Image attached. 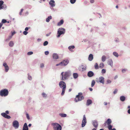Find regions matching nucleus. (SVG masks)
I'll list each match as a JSON object with an SVG mask.
<instances>
[{
	"label": "nucleus",
	"mask_w": 130,
	"mask_h": 130,
	"mask_svg": "<svg viewBox=\"0 0 130 130\" xmlns=\"http://www.w3.org/2000/svg\"><path fill=\"white\" fill-rule=\"evenodd\" d=\"M72 73L71 71L68 70L65 72H62L61 74L62 76L61 80H64L67 79L68 77L71 75Z\"/></svg>",
	"instance_id": "f257e3e1"
},
{
	"label": "nucleus",
	"mask_w": 130,
	"mask_h": 130,
	"mask_svg": "<svg viewBox=\"0 0 130 130\" xmlns=\"http://www.w3.org/2000/svg\"><path fill=\"white\" fill-rule=\"evenodd\" d=\"M112 121L110 119H108L103 124L105 127L108 128L109 130H116L115 128L112 129V126L111 125Z\"/></svg>",
	"instance_id": "f03ea898"
},
{
	"label": "nucleus",
	"mask_w": 130,
	"mask_h": 130,
	"mask_svg": "<svg viewBox=\"0 0 130 130\" xmlns=\"http://www.w3.org/2000/svg\"><path fill=\"white\" fill-rule=\"evenodd\" d=\"M59 85L60 88L62 89L61 95H63L64 94L66 89V84L64 82L62 81H61L59 82Z\"/></svg>",
	"instance_id": "7ed1b4c3"
},
{
	"label": "nucleus",
	"mask_w": 130,
	"mask_h": 130,
	"mask_svg": "<svg viewBox=\"0 0 130 130\" xmlns=\"http://www.w3.org/2000/svg\"><path fill=\"white\" fill-rule=\"evenodd\" d=\"M53 130H61L62 127L59 123H51Z\"/></svg>",
	"instance_id": "20e7f679"
},
{
	"label": "nucleus",
	"mask_w": 130,
	"mask_h": 130,
	"mask_svg": "<svg viewBox=\"0 0 130 130\" xmlns=\"http://www.w3.org/2000/svg\"><path fill=\"white\" fill-rule=\"evenodd\" d=\"M66 29L62 27L59 28L57 31V37H59L61 35H64Z\"/></svg>",
	"instance_id": "39448f33"
},
{
	"label": "nucleus",
	"mask_w": 130,
	"mask_h": 130,
	"mask_svg": "<svg viewBox=\"0 0 130 130\" xmlns=\"http://www.w3.org/2000/svg\"><path fill=\"white\" fill-rule=\"evenodd\" d=\"M84 99V97L82 95V93L81 92L79 93L78 95L76 96L75 99V101L76 102L81 101Z\"/></svg>",
	"instance_id": "423d86ee"
},
{
	"label": "nucleus",
	"mask_w": 130,
	"mask_h": 130,
	"mask_svg": "<svg viewBox=\"0 0 130 130\" xmlns=\"http://www.w3.org/2000/svg\"><path fill=\"white\" fill-rule=\"evenodd\" d=\"M9 92L8 90L5 89L2 90L0 91V95L1 96H6L8 94Z\"/></svg>",
	"instance_id": "0eeeda50"
},
{
	"label": "nucleus",
	"mask_w": 130,
	"mask_h": 130,
	"mask_svg": "<svg viewBox=\"0 0 130 130\" xmlns=\"http://www.w3.org/2000/svg\"><path fill=\"white\" fill-rule=\"evenodd\" d=\"M96 81L98 83L100 82L103 84L104 83V78L103 77L101 76L99 78H97L96 79Z\"/></svg>",
	"instance_id": "6e6552de"
},
{
	"label": "nucleus",
	"mask_w": 130,
	"mask_h": 130,
	"mask_svg": "<svg viewBox=\"0 0 130 130\" xmlns=\"http://www.w3.org/2000/svg\"><path fill=\"white\" fill-rule=\"evenodd\" d=\"M87 121L85 116L84 115L83 116V119L82 124V127H84L86 124Z\"/></svg>",
	"instance_id": "1a4fd4ad"
},
{
	"label": "nucleus",
	"mask_w": 130,
	"mask_h": 130,
	"mask_svg": "<svg viewBox=\"0 0 130 130\" xmlns=\"http://www.w3.org/2000/svg\"><path fill=\"white\" fill-rule=\"evenodd\" d=\"M13 126L15 128H18L19 127V123L17 120H14L12 123Z\"/></svg>",
	"instance_id": "9d476101"
},
{
	"label": "nucleus",
	"mask_w": 130,
	"mask_h": 130,
	"mask_svg": "<svg viewBox=\"0 0 130 130\" xmlns=\"http://www.w3.org/2000/svg\"><path fill=\"white\" fill-rule=\"evenodd\" d=\"M1 115L7 119H10L11 118L10 116L6 114L5 112L2 113Z\"/></svg>",
	"instance_id": "9b49d317"
},
{
	"label": "nucleus",
	"mask_w": 130,
	"mask_h": 130,
	"mask_svg": "<svg viewBox=\"0 0 130 130\" xmlns=\"http://www.w3.org/2000/svg\"><path fill=\"white\" fill-rule=\"evenodd\" d=\"M92 124L94 127L97 128L98 126V121L96 120H94L92 121Z\"/></svg>",
	"instance_id": "f8f14e48"
},
{
	"label": "nucleus",
	"mask_w": 130,
	"mask_h": 130,
	"mask_svg": "<svg viewBox=\"0 0 130 130\" xmlns=\"http://www.w3.org/2000/svg\"><path fill=\"white\" fill-rule=\"evenodd\" d=\"M63 66H66L67 65L69 62V60L66 59L63 60L61 62Z\"/></svg>",
	"instance_id": "ddd939ff"
},
{
	"label": "nucleus",
	"mask_w": 130,
	"mask_h": 130,
	"mask_svg": "<svg viewBox=\"0 0 130 130\" xmlns=\"http://www.w3.org/2000/svg\"><path fill=\"white\" fill-rule=\"evenodd\" d=\"M49 4L52 7L55 6V2L54 0H51L49 2Z\"/></svg>",
	"instance_id": "4468645a"
},
{
	"label": "nucleus",
	"mask_w": 130,
	"mask_h": 130,
	"mask_svg": "<svg viewBox=\"0 0 130 130\" xmlns=\"http://www.w3.org/2000/svg\"><path fill=\"white\" fill-rule=\"evenodd\" d=\"M3 66L5 67V71L6 72H8L9 70V67L7 64L6 62L4 63Z\"/></svg>",
	"instance_id": "2eb2a0df"
},
{
	"label": "nucleus",
	"mask_w": 130,
	"mask_h": 130,
	"mask_svg": "<svg viewBox=\"0 0 130 130\" xmlns=\"http://www.w3.org/2000/svg\"><path fill=\"white\" fill-rule=\"evenodd\" d=\"M53 58L54 59H57L59 58L58 55V54L56 53H54L52 55Z\"/></svg>",
	"instance_id": "dca6fc26"
},
{
	"label": "nucleus",
	"mask_w": 130,
	"mask_h": 130,
	"mask_svg": "<svg viewBox=\"0 0 130 130\" xmlns=\"http://www.w3.org/2000/svg\"><path fill=\"white\" fill-rule=\"evenodd\" d=\"M28 128L27 123H25L23 125L22 130H28Z\"/></svg>",
	"instance_id": "f3484780"
},
{
	"label": "nucleus",
	"mask_w": 130,
	"mask_h": 130,
	"mask_svg": "<svg viewBox=\"0 0 130 130\" xmlns=\"http://www.w3.org/2000/svg\"><path fill=\"white\" fill-rule=\"evenodd\" d=\"M75 48V46L74 45H71L69 46L68 47V49L71 52H73V51L72 50L74 49Z\"/></svg>",
	"instance_id": "a211bd4d"
},
{
	"label": "nucleus",
	"mask_w": 130,
	"mask_h": 130,
	"mask_svg": "<svg viewBox=\"0 0 130 130\" xmlns=\"http://www.w3.org/2000/svg\"><path fill=\"white\" fill-rule=\"evenodd\" d=\"M63 20H61L57 23V25L58 26H60L63 24Z\"/></svg>",
	"instance_id": "6ab92c4d"
},
{
	"label": "nucleus",
	"mask_w": 130,
	"mask_h": 130,
	"mask_svg": "<svg viewBox=\"0 0 130 130\" xmlns=\"http://www.w3.org/2000/svg\"><path fill=\"white\" fill-rule=\"evenodd\" d=\"M73 76L74 78L76 79L78 77V75L77 73H74L73 74Z\"/></svg>",
	"instance_id": "aec40b11"
},
{
	"label": "nucleus",
	"mask_w": 130,
	"mask_h": 130,
	"mask_svg": "<svg viewBox=\"0 0 130 130\" xmlns=\"http://www.w3.org/2000/svg\"><path fill=\"white\" fill-rule=\"evenodd\" d=\"M52 18V17L50 15L49 16H48L47 17V18L46 20V21L47 22H49L50 21V20Z\"/></svg>",
	"instance_id": "412c9836"
},
{
	"label": "nucleus",
	"mask_w": 130,
	"mask_h": 130,
	"mask_svg": "<svg viewBox=\"0 0 130 130\" xmlns=\"http://www.w3.org/2000/svg\"><path fill=\"white\" fill-rule=\"evenodd\" d=\"M9 46L10 47H12L14 45V43L12 41H10L9 44Z\"/></svg>",
	"instance_id": "4be33fe9"
},
{
	"label": "nucleus",
	"mask_w": 130,
	"mask_h": 130,
	"mask_svg": "<svg viewBox=\"0 0 130 130\" xmlns=\"http://www.w3.org/2000/svg\"><path fill=\"white\" fill-rule=\"evenodd\" d=\"M120 100L122 101H124L125 100V97L123 96H120Z\"/></svg>",
	"instance_id": "5701e85b"
},
{
	"label": "nucleus",
	"mask_w": 130,
	"mask_h": 130,
	"mask_svg": "<svg viewBox=\"0 0 130 130\" xmlns=\"http://www.w3.org/2000/svg\"><path fill=\"white\" fill-rule=\"evenodd\" d=\"M59 115L60 116L62 117H66L67 116L66 114L63 113H60Z\"/></svg>",
	"instance_id": "b1692460"
},
{
	"label": "nucleus",
	"mask_w": 130,
	"mask_h": 130,
	"mask_svg": "<svg viewBox=\"0 0 130 130\" xmlns=\"http://www.w3.org/2000/svg\"><path fill=\"white\" fill-rule=\"evenodd\" d=\"M80 67L82 69V70L83 71L85 70L86 69V65H82Z\"/></svg>",
	"instance_id": "393cba45"
},
{
	"label": "nucleus",
	"mask_w": 130,
	"mask_h": 130,
	"mask_svg": "<svg viewBox=\"0 0 130 130\" xmlns=\"http://www.w3.org/2000/svg\"><path fill=\"white\" fill-rule=\"evenodd\" d=\"M108 64H109L111 66H112L113 65V62L111 60H109L108 61Z\"/></svg>",
	"instance_id": "a878e982"
},
{
	"label": "nucleus",
	"mask_w": 130,
	"mask_h": 130,
	"mask_svg": "<svg viewBox=\"0 0 130 130\" xmlns=\"http://www.w3.org/2000/svg\"><path fill=\"white\" fill-rule=\"evenodd\" d=\"M12 36L11 35L10 36H9L8 38L6 39V41H9L10 39H11Z\"/></svg>",
	"instance_id": "bb28decb"
},
{
	"label": "nucleus",
	"mask_w": 130,
	"mask_h": 130,
	"mask_svg": "<svg viewBox=\"0 0 130 130\" xmlns=\"http://www.w3.org/2000/svg\"><path fill=\"white\" fill-rule=\"evenodd\" d=\"M106 59V57L104 55L102 57V60L103 62H104L105 61Z\"/></svg>",
	"instance_id": "cd10ccee"
},
{
	"label": "nucleus",
	"mask_w": 130,
	"mask_h": 130,
	"mask_svg": "<svg viewBox=\"0 0 130 130\" xmlns=\"http://www.w3.org/2000/svg\"><path fill=\"white\" fill-rule=\"evenodd\" d=\"M27 75L28 76V79L30 80H31L32 79V77L31 76L29 75V73Z\"/></svg>",
	"instance_id": "c85d7f7f"
},
{
	"label": "nucleus",
	"mask_w": 130,
	"mask_h": 130,
	"mask_svg": "<svg viewBox=\"0 0 130 130\" xmlns=\"http://www.w3.org/2000/svg\"><path fill=\"white\" fill-rule=\"evenodd\" d=\"M42 96L44 98H46L47 97V95L44 93H43L42 94Z\"/></svg>",
	"instance_id": "c756f323"
},
{
	"label": "nucleus",
	"mask_w": 130,
	"mask_h": 130,
	"mask_svg": "<svg viewBox=\"0 0 130 130\" xmlns=\"http://www.w3.org/2000/svg\"><path fill=\"white\" fill-rule=\"evenodd\" d=\"M93 59V56L92 54H90V61H92Z\"/></svg>",
	"instance_id": "7c9ffc66"
},
{
	"label": "nucleus",
	"mask_w": 130,
	"mask_h": 130,
	"mask_svg": "<svg viewBox=\"0 0 130 130\" xmlns=\"http://www.w3.org/2000/svg\"><path fill=\"white\" fill-rule=\"evenodd\" d=\"M104 64L103 63H102L100 64L99 67L100 68L102 69V68L104 66Z\"/></svg>",
	"instance_id": "2f4dec72"
},
{
	"label": "nucleus",
	"mask_w": 130,
	"mask_h": 130,
	"mask_svg": "<svg viewBox=\"0 0 130 130\" xmlns=\"http://www.w3.org/2000/svg\"><path fill=\"white\" fill-rule=\"evenodd\" d=\"M113 55L117 57H118V55L117 53L116 52H114L113 53Z\"/></svg>",
	"instance_id": "473e14b6"
},
{
	"label": "nucleus",
	"mask_w": 130,
	"mask_h": 130,
	"mask_svg": "<svg viewBox=\"0 0 130 130\" xmlns=\"http://www.w3.org/2000/svg\"><path fill=\"white\" fill-rule=\"evenodd\" d=\"M95 83V82L94 80H93L91 82V86L93 87Z\"/></svg>",
	"instance_id": "72a5a7b5"
},
{
	"label": "nucleus",
	"mask_w": 130,
	"mask_h": 130,
	"mask_svg": "<svg viewBox=\"0 0 130 130\" xmlns=\"http://www.w3.org/2000/svg\"><path fill=\"white\" fill-rule=\"evenodd\" d=\"M48 44V42L47 41H45L44 42L43 45L44 46H45L47 45Z\"/></svg>",
	"instance_id": "f704fd0d"
},
{
	"label": "nucleus",
	"mask_w": 130,
	"mask_h": 130,
	"mask_svg": "<svg viewBox=\"0 0 130 130\" xmlns=\"http://www.w3.org/2000/svg\"><path fill=\"white\" fill-rule=\"evenodd\" d=\"M94 67L95 69H98L99 67L97 63H95V65H94Z\"/></svg>",
	"instance_id": "c9c22d12"
},
{
	"label": "nucleus",
	"mask_w": 130,
	"mask_h": 130,
	"mask_svg": "<svg viewBox=\"0 0 130 130\" xmlns=\"http://www.w3.org/2000/svg\"><path fill=\"white\" fill-rule=\"evenodd\" d=\"M76 0H70V2L71 4H74L76 2Z\"/></svg>",
	"instance_id": "e433bc0d"
},
{
	"label": "nucleus",
	"mask_w": 130,
	"mask_h": 130,
	"mask_svg": "<svg viewBox=\"0 0 130 130\" xmlns=\"http://www.w3.org/2000/svg\"><path fill=\"white\" fill-rule=\"evenodd\" d=\"M7 22V21L6 20L3 19L2 20L1 22V23H2L3 24V23H5Z\"/></svg>",
	"instance_id": "4c0bfd02"
},
{
	"label": "nucleus",
	"mask_w": 130,
	"mask_h": 130,
	"mask_svg": "<svg viewBox=\"0 0 130 130\" xmlns=\"http://www.w3.org/2000/svg\"><path fill=\"white\" fill-rule=\"evenodd\" d=\"M26 117H27V119L28 120H29L30 118H29V114L27 112H26Z\"/></svg>",
	"instance_id": "58836bf2"
},
{
	"label": "nucleus",
	"mask_w": 130,
	"mask_h": 130,
	"mask_svg": "<svg viewBox=\"0 0 130 130\" xmlns=\"http://www.w3.org/2000/svg\"><path fill=\"white\" fill-rule=\"evenodd\" d=\"M94 74L93 72L91 71H90V77H91L94 75Z\"/></svg>",
	"instance_id": "ea45409f"
},
{
	"label": "nucleus",
	"mask_w": 130,
	"mask_h": 130,
	"mask_svg": "<svg viewBox=\"0 0 130 130\" xmlns=\"http://www.w3.org/2000/svg\"><path fill=\"white\" fill-rule=\"evenodd\" d=\"M33 54V52L32 51H30L28 52L27 53V55H30L32 54Z\"/></svg>",
	"instance_id": "a19ab883"
},
{
	"label": "nucleus",
	"mask_w": 130,
	"mask_h": 130,
	"mask_svg": "<svg viewBox=\"0 0 130 130\" xmlns=\"http://www.w3.org/2000/svg\"><path fill=\"white\" fill-rule=\"evenodd\" d=\"M86 105L88 106L89 105V99H88L87 101Z\"/></svg>",
	"instance_id": "79ce46f5"
},
{
	"label": "nucleus",
	"mask_w": 130,
	"mask_h": 130,
	"mask_svg": "<svg viewBox=\"0 0 130 130\" xmlns=\"http://www.w3.org/2000/svg\"><path fill=\"white\" fill-rule=\"evenodd\" d=\"M106 72V71L104 69H102V73L103 74L105 73Z\"/></svg>",
	"instance_id": "37998d69"
},
{
	"label": "nucleus",
	"mask_w": 130,
	"mask_h": 130,
	"mask_svg": "<svg viewBox=\"0 0 130 130\" xmlns=\"http://www.w3.org/2000/svg\"><path fill=\"white\" fill-rule=\"evenodd\" d=\"M62 63L61 62H60V63H59L58 64H57L56 65V66H62Z\"/></svg>",
	"instance_id": "c03bdc74"
},
{
	"label": "nucleus",
	"mask_w": 130,
	"mask_h": 130,
	"mask_svg": "<svg viewBox=\"0 0 130 130\" xmlns=\"http://www.w3.org/2000/svg\"><path fill=\"white\" fill-rule=\"evenodd\" d=\"M4 2L2 1H0V6L2 5Z\"/></svg>",
	"instance_id": "a18cd8bd"
},
{
	"label": "nucleus",
	"mask_w": 130,
	"mask_h": 130,
	"mask_svg": "<svg viewBox=\"0 0 130 130\" xmlns=\"http://www.w3.org/2000/svg\"><path fill=\"white\" fill-rule=\"evenodd\" d=\"M44 53L45 55H47L49 54V52L48 51H46Z\"/></svg>",
	"instance_id": "49530a36"
},
{
	"label": "nucleus",
	"mask_w": 130,
	"mask_h": 130,
	"mask_svg": "<svg viewBox=\"0 0 130 130\" xmlns=\"http://www.w3.org/2000/svg\"><path fill=\"white\" fill-rule=\"evenodd\" d=\"M28 32H27L26 31H24L23 32V34L24 35H26L27 34H28Z\"/></svg>",
	"instance_id": "de8ad7c7"
},
{
	"label": "nucleus",
	"mask_w": 130,
	"mask_h": 130,
	"mask_svg": "<svg viewBox=\"0 0 130 130\" xmlns=\"http://www.w3.org/2000/svg\"><path fill=\"white\" fill-rule=\"evenodd\" d=\"M117 90L116 89H115L114 91H113V93L114 94H115L117 93Z\"/></svg>",
	"instance_id": "09e8293b"
},
{
	"label": "nucleus",
	"mask_w": 130,
	"mask_h": 130,
	"mask_svg": "<svg viewBox=\"0 0 130 130\" xmlns=\"http://www.w3.org/2000/svg\"><path fill=\"white\" fill-rule=\"evenodd\" d=\"M23 9H21V11H20V12L19 13V14L20 15H22V12H23Z\"/></svg>",
	"instance_id": "8fccbe9b"
},
{
	"label": "nucleus",
	"mask_w": 130,
	"mask_h": 130,
	"mask_svg": "<svg viewBox=\"0 0 130 130\" xmlns=\"http://www.w3.org/2000/svg\"><path fill=\"white\" fill-rule=\"evenodd\" d=\"M44 65L43 63H41L40 64V67L41 68H43L44 67Z\"/></svg>",
	"instance_id": "3c124183"
},
{
	"label": "nucleus",
	"mask_w": 130,
	"mask_h": 130,
	"mask_svg": "<svg viewBox=\"0 0 130 130\" xmlns=\"http://www.w3.org/2000/svg\"><path fill=\"white\" fill-rule=\"evenodd\" d=\"M4 8V5L3 6H0V9L1 10Z\"/></svg>",
	"instance_id": "603ef678"
},
{
	"label": "nucleus",
	"mask_w": 130,
	"mask_h": 130,
	"mask_svg": "<svg viewBox=\"0 0 130 130\" xmlns=\"http://www.w3.org/2000/svg\"><path fill=\"white\" fill-rule=\"evenodd\" d=\"M111 82V81L109 79H108L107 80V84L110 83Z\"/></svg>",
	"instance_id": "864d4df0"
},
{
	"label": "nucleus",
	"mask_w": 130,
	"mask_h": 130,
	"mask_svg": "<svg viewBox=\"0 0 130 130\" xmlns=\"http://www.w3.org/2000/svg\"><path fill=\"white\" fill-rule=\"evenodd\" d=\"M30 28V27H26L25 28V31H27L28 30L29 28Z\"/></svg>",
	"instance_id": "5fc2aeb1"
},
{
	"label": "nucleus",
	"mask_w": 130,
	"mask_h": 130,
	"mask_svg": "<svg viewBox=\"0 0 130 130\" xmlns=\"http://www.w3.org/2000/svg\"><path fill=\"white\" fill-rule=\"evenodd\" d=\"M15 33V31H14L13 32H12L11 35L12 36H13Z\"/></svg>",
	"instance_id": "6e6d98bb"
},
{
	"label": "nucleus",
	"mask_w": 130,
	"mask_h": 130,
	"mask_svg": "<svg viewBox=\"0 0 130 130\" xmlns=\"http://www.w3.org/2000/svg\"><path fill=\"white\" fill-rule=\"evenodd\" d=\"M51 34V32H49V33L46 34V36H47V37L49 36Z\"/></svg>",
	"instance_id": "4d7b16f0"
},
{
	"label": "nucleus",
	"mask_w": 130,
	"mask_h": 130,
	"mask_svg": "<svg viewBox=\"0 0 130 130\" xmlns=\"http://www.w3.org/2000/svg\"><path fill=\"white\" fill-rule=\"evenodd\" d=\"M126 70V69H123L122 70V72L123 73Z\"/></svg>",
	"instance_id": "13d9d810"
},
{
	"label": "nucleus",
	"mask_w": 130,
	"mask_h": 130,
	"mask_svg": "<svg viewBox=\"0 0 130 130\" xmlns=\"http://www.w3.org/2000/svg\"><path fill=\"white\" fill-rule=\"evenodd\" d=\"M37 40L38 42H39L41 40V39L40 38H38L37 39Z\"/></svg>",
	"instance_id": "bf43d9fd"
},
{
	"label": "nucleus",
	"mask_w": 130,
	"mask_h": 130,
	"mask_svg": "<svg viewBox=\"0 0 130 130\" xmlns=\"http://www.w3.org/2000/svg\"><path fill=\"white\" fill-rule=\"evenodd\" d=\"M6 114H8L9 113V111L8 110H7L6 111L5 113Z\"/></svg>",
	"instance_id": "052dcab7"
},
{
	"label": "nucleus",
	"mask_w": 130,
	"mask_h": 130,
	"mask_svg": "<svg viewBox=\"0 0 130 130\" xmlns=\"http://www.w3.org/2000/svg\"><path fill=\"white\" fill-rule=\"evenodd\" d=\"M90 2L91 3H93L94 2V0H91Z\"/></svg>",
	"instance_id": "680f3d73"
},
{
	"label": "nucleus",
	"mask_w": 130,
	"mask_h": 130,
	"mask_svg": "<svg viewBox=\"0 0 130 130\" xmlns=\"http://www.w3.org/2000/svg\"><path fill=\"white\" fill-rule=\"evenodd\" d=\"M88 40L86 39H84L83 40V41L84 42H86Z\"/></svg>",
	"instance_id": "e2e57ef3"
},
{
	"label": "nucleus",
	"mask_w": 130,
	"mask_h": 130,
	"mask_svg": "<svg viewBox=\"0 0 130 130\" xmlns=\"http://www.w3.org/2000/svg\"><path fill=\"white\" fill-rule=\"evenodd\" d=\"M104 104L105 105H107V102H104Z\"/></svg>",
	"instance_id": "0e129e2a"
},
{
	"label": "nucleus",
	"mask_w": 130,
	"mask_h": 130,
	"mask_svg": "<svg viewBox=\"0 0 130 130\" xmlns=\"http://www.w3.org/2000/svg\"><path fill=\"white\" fill-rule=\"evenodd\" d=\"M128 113L130 114V109H129L127 111Z\"/></svg>",
	"instance_id": "69168bd1"
},
{
	"label": "nucleus",
	"mask_w": 130,
	"mask_h": 130,
	"mask_svg": "<svg viewBox=\"0 0 130 130\" xmlns=\"http://www.w3.org/2000/svg\"><path fill=\"white\" fill-rule=\"evenodd\" d=\"M87 75L89 77V71Z\"/></svg>",
	"instance_id": "338daca9"
},
{
	"label": "nucleus",
	"mask_w": 130,
	"mask_h": 130,
	"mask_svg": "<svg viewBox=\"0 0 130 130\" xmlns=\"http://www.w3.org/2000/svg\"><path fill=\"white\" fill-rule=\"evenodd\" d=\"M97 128H93L92 130H96Z\"/></svg>",
	"instance_id": "774afa93"
}]
</instances>
